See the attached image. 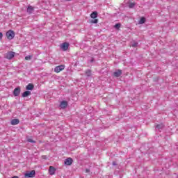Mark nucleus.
I'll use <instances>...</instances> for the list:
<instances>
[{"mask_svg":"<svg viewBox=\"0 0 178 178\" xmlns=\"http://www.w3.org/2000/svg\"><path fill=\"white\" fill-rule=\"evenodd\" d=\"M6 35L8 40H13L15 38V31L9 30L6 32Z\"/></svg>","mask_w":178,"mask_h":178,"instance_id":"f257e3e1","label":"nucleus"},{"mask_svg":"<svg viewBox=\"0 0 178 178\" xmlns=\"http://www.w3.org/2000/svg\"><path fill=\"white\" fill-rule=\"evenodd\" d=\"M15 54L16 53H15V51H8L5 55V58H6V59H8L9 60H10L11 59H13V58H15Z\"/></svg>","mask_w":178,"mask_h":178,"instance_id":"f03ea898","label":"nucleus"},{"mask_svg":"<svg viewBox=\"0 0 178 178\" xmlns=\"http://www.w3.org/2000/svg\"><path fill=\"white\" fill-rule=\"evenodd\" d=\"M65 70V65H60L56 66L54 68V72L56 73H60V72H62V70Z\"/></svg>","mask_w":178,"mask_h":178,"instance_id":"7ed1b4c3","label":"nucleus"},{"mask_svg":"<svg viewBox=\"0 0 178 178\" xmlns=\"http://www.w3.org/2000/svg\"><path fill=\"white\" fill-rule=\"evenodd\" d=\"M21 91H22V90L20 89V87H17V88H15L13 90L14 97H19V95H20Z\"/></svg>","mask_w":178,"mask_h":178,"instance_id":"20e7f679","label":"nucleus"},{"mask_svg":"<svg viewBox=\"0 0 178 178\" xmlns=\"http://www.w3.org/2000/svg\"><path fill=\"white\" fill-rule=\"evenodd\" d=\"M65 165H67V166H70L72 163H73V159L69 157L66 159L64 161Z\"/></svg>","mask_w":178,"mask_h":178,"instance_id":"39448f33","label":"nucleus"},{"mask_svg":"<svg viewBox=\"0 0 178 178\" xmlns=\"http://www.w3.org/2000/svg\"><path fill=\"white\" fill-rule=\"evenodd\" d=\"M55 172H56V169L54 166H50L49 168V173L51 176H54L55 175Z\"/></svg>","mask_w":178,"mask_h":178,"instance_id":"423d86ee","label":"nucleus"},{"mask_svg":"<svg viewBox=\"0 0 178 178\" xmlns=\"http://www.w3.org/2000/svg\"><path fill=\"white\" fill-rule=\"evenodd\" d=\"M34 176H35V170H32L25 174V177H34Z\"/></svg>","mask_w":178,"mask_h":178,"instance_id":"0eeeda50","label":"nucleus"},{"mask_svg":"<svg viewBox=\"0 0 178 178\" xmlns=\"http://www.w3.org/2000/svg\"><path fill=\"white\" fill-rule=\"evenodd\" d=\"M60 108H61V109H65V108H67V102L62 101L60 103Z\"/></svg>","mask_w":178,"mask_h":178,"instance_id":"6e6552de","label":"nucleus"},{"mask_svg":"<svg viewBox=\"0 0 178 178\" xmlns=\"http://www.w3.org/2000/svg\"><path fill=\"white\" fill-rule=\"evenodd\" d=\"M122 72L121 70H118L113 72V76L114 77H120V76H122Z\"/></svg>","mask_w":178,"mask_h":178,"instance_id":"1a4fd4ad","label":"nucleus"},{"mask_svg":"<svg viewBox=\"0 0 178 178\" xmlns=\"http://www.w3.org/2000/svg\"><path fill=\"white\" fill-rule=\"evenodd\" d=\"M61 48L63 51H67V49H69V43L67 42L63 43Z\"/></svg>","mask_w":178,"mask_h":178,"instance_id":"9d476101","label":"nucleus"},{"mask_svg":"<svg viewBox=\"0 0 178 178\" xmlns=\"http://www.w3.org/2000/svg\"><path fill=\"white\" fill-rule=\"evenodd\" d=\"M19 123H20V120H19V119H13L11 120L12 126H16L17 124H19Z\"/></svg>","mask_w":178,"mask_h":178,"instance_id":"9b49d317","label":"nucleus"},{"mask_svg":"<svg viewBox=\"0 0 178 178\" xmlns=\"http://www.w3.org/2000/svg\"><path fill=\"white\" fill-rule=\"evenodd\" d=\"M33 12H34V7L31 6H29L27 8V13H29V15H31Z\"/></svg>","mask_w":178,"mask_h":178,"instance_id":"f8f14e48","label":"nucleus"},{"mask_svg":"<svg viewBox=\"0 0 178 178\" xmlns=\"http://www.w3.org/2000/svg\"><path fill=\"white\" fill-rule=\"evenodd\" d=\"M29 95H31V92L26 90L22 93V97L26 98V97H29Z\"/></svg>","mask_w":178,"mask_h":178,"instance_id":"ddd939ff","label":"nucleus"},{"mask_svg":"<svg viewBox=\"0 0 178 178\" xmlns=\"http://www.w3.org/2000/svg\"><path fill=\"white\" fill-rule=\"evenodd\" d=\"M90 17L92 19H97V17H98V13L97 11H94L91 13Z\"/></svg>","mask_w":178,"mask_h":178,"instance_id":"4468645a","label":"nucleus"},{"mask_svg":"<svg viewBox=\"0 0 178 178\" xmlns=\"http://www.w3.org/2000/svg\"><path fill=\"white\" fill-rule=\"evenodd\" d=\"M26 90H34V85H33L32 83L28 84L26 87Z\"/></svg>","mask_w":178,"mask_h":178,"instance_id":"2eb2a0df","label":"nucleus"},{"mask_svg":"<svg viewBox=\"0 0 178 178\" xmlns=\"http://www.w3.org/2000/svg\"><path fill=\"white\" fill-rule=\"evenodd\" d=\"M163 127H165V125L163 124H159L156 126V129H157V130H162V129H163Z\"/></svg>","mask_w":178,"mask_h":178,"instance_id":"dca6fc26","label":"nucleus"},{"mask_svg":"<svg viewBox=\"0 0 178 178\" xmlns=\"http://www.w3.org/2000/svg\"><path fill=\"white\" fill-rule=\"evenodd\" d=\"M131 45L134 48H136V47H138V43L134 40L133 42H131Z\"/></svg>","mask_w":178,"mask_h":178,"instance_id":"f3484780","label":"nucleus"},{"mask_svg":"<svg viewBox=\"0 0 178 178\" xmlns=\"http://www.w3.org/2000/svg\"><path fill=\"white\" fill-rule=\"evenodd\" d=\"M145 23V17H143L139 21V24H144Z\"/></svg>","mask_w":178,"mask_h":178,"instance_id":"a211bd4d","label":"nucleus"},{"mask_svg":"<svg viewBox=\"0 0 178 178\" xmlns=\"http://www.w3.org/2000/svg\"><path fill=\"white\" fill-rule=\"evenodd\" d=\"M86 74L88 77H91V70H87L86 71Z\"/></svg>","mask_w":178,"mask_h":178,"instance_id":"6ab92c4d","label":"nucleus"},{"mask_svg":"<svg viewBox=\"0 0 178 178\" xmlns=\"http://www.w3.org/2000/svg\"><path fill=\"white\" fill-rule=\"evenodd\" d=\"M134 6H136V3H130L129 4V8H130V9H132V8H134Z\"/></svg>","mask_w":178,"mask_h":178,"instance_id":"aec40b11","label":"nucleus"},{"mask_svg":"<svg viewBox=\"0 0 178 178\" xmlns=\"http://www.w3.org/2000/svg\"><path fill=\"white\" fill-rule=\"evenodd\" d=\"M120 26H121L120 23H118V24H116L114 26V27H115V29H116L117 30H119V29H120Z\"/></svg>","mask_w":178,"mask_h":178,"instance_id":"412c9836","label":"nucleus"},{"mask_svg":"<svg viewBox=\"0 0 178 178\" xmlns=\"http://www.w3.org/2000/svg\"><path fill=\"white\" fill-rule=\"evenodd\" d=\"M33 58V56H26L25 57L26 60H31V58Z\"/></svg>","mask_w":178,"mask_h":178,"instance_id":"4be33fe9","label":"nucleus"},{"mask_svg":"<svg viewBox=\"0 0 178 178\" xmlns=\"http://www.w3.org/2000/svg\"><path fill=\"white\" fill-rule=\"evenodd\" d=\"M91 23L97 24V23H98V19H92Z\"/></svg>","mask_w":178,"mask_h":178,"instance_id":"5701e85b","label":"nucleus"},{"mask_svg":"<svg viewBox=\"0 0 178 178\" xmlns=\"http://www.w3.org/2000/svg\"><path fill=\"white\" fill-rule=\"evenodd\" d=\"M27 141H28V143H33V144H35V140H33V139H31V138L27 139Z\"/></svg>","mask_w":178,"mask_h":178,"instance_id":"b1692460","label":"nucleus"},{"mask_svg":"<svg viewBox=\"0 0 178 178\" xmlns=\"http://www.w3.org/2000/svg\"><path fill=\"white\" fill-rule=\"evenodd\" d=\"M2 37H3V34H2L1 32H0V40H2Z\"/></svg>","mask_w":178,"mask_h":178,"instance_id":"393cba45","label":"nucleus"},{"mask_svg":"<svg viewBox=\"0 0 178 178\" xmlns=\"http://www.w3.org/2000/svg\"><path fill=\"white\" fill-rule=\"evenodd\" d=\"M90 63H92L94 62V58H92L91 60H90Z\"/></svg>","mask_w":178,"mask_h":178,"instance_id":"a878e982","label":"nucleus"},{"mask_svg":"<svg viewBox=\"0 0 178 178\" xmlns=\"http://www.w3.org/2000/svg\"><path fill=\"white\" fill-rule=\"evenodd\" d=\"M113 166H116V162L113 161Z\"/></svg>","mask_w":178,"mask_h":178,"instance_id":"bb28decb","label":"nucleus"},{"mask_svg":"<svg viewBox=\"0 0 178 178\" xmlns=\"http://www.w3.org/2000/svg\"><path fill=\"white\" fill-rule=\"evenodd\" d=\"M86 173H90V170L88 169H86Z\"/></svg>","mask_w":178,"mask_h":178,"instance_id":"cd10ccee","label":"nucleus"},{"mask_svg":"<svg viewBox=\"0 0 178 178\" xmlns=\"http://www.w3.org/2000/svg\"><path fill=\"white\" fill-rule=\"evenodd\" d=\"M66 1H72V0H66Z\"/></svg>","mask_w":178,"mask_h":178,"instance_id":"c85d7f7f","label":"nucleus"}]
</instances>
